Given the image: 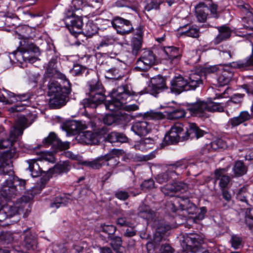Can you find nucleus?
Listing matches in <instances>:
<instances>
[{"label":"nucleus","mask_w":253,"mask_h":253,"mask_svg":"<svg viewBox=\"0 0 253 253\" xmlns=\"http://www.w3.org/2000/svg\"><path fill=\"white\" fill-rule=\"evenodd\" d=\"M134 92L129 89L127 85H121L114 89L110 93L111 99L103 105L107 110L111 111L131 112L137 110L139 106L136 104L126 105V100L134 95Z\"/></svg>","instance_id":"1"},{"label":"nucleus","mask_w":253,"mask_h":253,"mask_svg":"<svg viewBox=\"0 0 253 253\" xmlns=\"http://www.w3.org/2000/svg\"><path fill=\"white\" fill-rule=\"evenodd\" d=\"M65 81L68 86H62L60 83L54 80H50L47 84L49 106L51 109L60 108L65 105L71 88L69 81L66 79Z\"/></svg>","instance_id":"2"},{"label":"nucleus","mask_w":253,"mask_h":253,"mask_svg":"<svg viewBox=\"0 0 253 253\" xmlns=\"http://www.w3.org/2000/svg\"><path fill=\"white\" fill-rule=\"evenodd\" d=\"M202 83L200 75L196 73L190 74L188 80L181 75L175 76L170 82V92L178 95L183 91L195 90Z\"/></svg>","instance_id":"3"},{"label":"nucleus","mask_w":253,"mask_h":253,"mask_svg":"<svg viewBox=\"0 0 253 253\" xmlns=\"http://www.w3.org/2000/svg\"><path fill=\"white\" fill-rule=\"evenodd\" d=\"M88 84L89 90L88 98L83 99L82 102L84 108H96L99 105L105 108L103 106L105 104H102L106 98L104 89L98 78L88 82Z\"/></svg>","instance_id":"4"},{"label":"nucleus","mask_w":253,"mask_h":253,"mask_svg":"<svg viewBox=\"0 0 253 253\" xmlns=\"http://www.w3.org/2000/svg\"><path fill=\"white\" fill-rule=\"evenodd\" d=\"M187 110L192 114L199 117H207V112H223L224 107L221 103H217L213 101L211 98L208 99L207 101L197 100L193 103H188L187 105Z\"/></svg>","instance_id":"5"},{"label":"nucleus","mask_w":253,"mask_h":253,"mask_svg":"<svg viewBox=\"0 0 253 253\" xmlns=\"http://www.w3.org/2000/svg\"><path fill=\"white\" fill-rule=\"evenodd\" d=\"M25 180L18 177L6 179L1 188L0 192L5 199H10L20 194L26 190Z\"/></svg>","instance_id":"6"},{"label":"nucleus","mask_w":253,"mask_h":253,"mask_svg":"<svg viewBox=\"0 0 253 253\" xmlns=\"http://www.w3.org/2000/svg\"><path fill=\"white\" fill-rule=\"evenodd\" d=\"M18 152L13 148L2 152L0 155V174L4 176H8L6 179H12L18 177L14 174L13 170L12 160L18 157Z\"/></svg>","instance_id":"7"},{"label":"nucleus","mask_w":253,"mask_h":253,"mask_svg":"<svg viewBox=\"0 0 253 253\" xmlns=\"http://www.w3.org/2000/svg\"><path fill=\"white\" fill-rule=\"evenodd\" d=\"M18 48L20 50L19 56H22L25 62H35L38 59L37 56L41 54L39 47L27 38H23L20 42Z\"/></svg>","instance_id":"8"},{"label":"nucleus","mask_w":253,"mask_h":253,"mask_svg":"<svg viewBox=\"0 0 253 253\" xmlns=\"http://www.w3.org/2000/svg\"><path fill=\"white\" fill-rule=\"evenodd\" d=\"M187 163L185 160L176 162L169 165L167 170L157 175L156 180L160 184L168 182L170 179L175 178V176L179 175L182 171L187 167Z\"/></svg>","instance_id":"9"},{"label":"nucleus","mask_w":253,"mask_h":253,"mask_svg":"<svg viewBox=\"0 0 253 253\" xmlns=\"http://www.w3.org/2000/svg\"><path fill=\"white\" fill-rule=\"evenodd\" d=\"M118 150L113 149L110 153L100 156L91 161H84L83 165L94 169H99L103 166L114 167L118 164L115 155L118 154Z\"/></svg>","instance_id":"10"},{"label":"nucleus","mask_w":253,"mask_h":253,"mask_svg":"<svg viewBox=\"0 0 253 253\" xmlns=\"http://www.w3.org/2000/svg\"><path fill=\"white\" fill-rule=\"evenodd\" d=\"M66 27L74 36L82 33L83 22L82 16L77 15L74 12L68 11L64 19Z\"/></svg>","instance_id":"11"},{"label":"nucleus","mask_w":253,"mask_h":253,"mask_svg":"<svg viewBox=\"0 0 253 253\" xmlns=\"http://www.w3.org/2000/svg\"><path fill=\"white\" fill-rule=\"evenodd\" d=\"M156 63V57L153 51L145 50L136 61L134 69L138 71H146Z\"/></svg>","instance_id":"12"},{"label":"nucleus","mask_w":253,"mask_h":253,"mask_svg":"<svg viewBox=\"0 0 253 253\" xmlns=\"http://www.w3.org/2000/svg\"><path fill=\"white\" fill-rule=\"evenodd\" d=\"M184 131L183 125L181 123H175L166 134L164 142L166 145L177 144L179 141H183L182 132Z\"/></svg>","instance_id":"13"},{"label":"nucleus","mask_w":253,"mask_h":253,"mask_svg":"<svg viewBox=\"0 0 253 253\" xmlns=\"http://www.w3.org/2000/svg\"><path fill=\"white\" fill-rule=\"evenodd\" d=\"M249 30L252 32L248 33L246 36L252 46L251 54L244 60H239L230 63L233 67L239 68L241 71L253 70V28H250Z\"/></svg>","instance_id":"14"},{"label":"nucleus","mask_w":253,"mask_h":253,"mask_svg":"<svg viewBox=\"0 0 253 253\" xmlns=\"http://www.w3.org/2000/svg\"><path fill=\"white\" fill-rule=\"evenodd\" d=\"M111 24L117 33L122 36L129 34L134 31L131 21L121 17H114Z\"/></svg>","instance_id":"15"},{"label":"nucleus","mask_w":253,"mask_h":253,"mask_svg":"<svg viewBox=\"0 0 253 253\" xmlns=\"http://www.w3.org/2000/svg\"><path fill=\"white\" fill-rule=\"evenodd\" d=\"M186 183L178 181L167 184L161 188V192L166 196L173 197L178 192L184 193L188 190Z\"/></svg>","instance_id":"16"},{"label":"nucleus","mask_w":253,"mask_h":253,"mask_svg":"<svg viewBox=\"0 0 253 253\" xmlns=\"http://www.w3.org/2000/svg\"><path fill=\"white\" fill-rule=\"evenodd\" d=\"M169 89L166 84V78L160 75L152 78L151 84L148 86V92L155 97L159 93Z\"/></svg>","instance_id":"17"},{"label":"nucleus","mask_w":253,"mask_h":253,"mask_svg":"<svg viewBox=\"0 0 253 253\" xmlns=\"http://www.w3.org/2000/svg\"><path fill=\"white\" fill-rule=\"evenodd\" d=\"M45 145H51L53 148L60 151L65 150L69 148L70 143L69 142H62L54 132H50L48 136L42 141Z\"/></svg>","instance_id":"18"},{"label":"nucleus","mask_w":253,"mask_h":253,"mask_svg":"<svg viewBox=\"0 0 253 253\" xmlns=\"http://www.w3.org/2000/svg\"><path fill=\"white\" fill-rule=\"evenodd\" d=\"M57 59L56 57H53L49 61L44 73V78H58L62 80H66V77L63 74L60 72L57 69L56 64Z\"/></svg>","instance_id":"19"},{"label":"nucleus","mask_w":253,"mask_h":253,"mask_svg":"<svg viewBox=\"0 0 253 253\" xmlns=\"http://www.w3.org/2000/svg\"><path fill=\"white\" fill-rule=\"evenodd\" d=\"M165 59L169 61L171 65L177 64L182 56V51L179 48L174 46H168L164 48Z\"/></svg>","instance_id":"20"},{"label":"nucleus","mask_w":253,"mask_h":253,"mask_svg":"<svg viewBox=\"0 0 253 253\" xmlns=\"http://www.w3.org/2000/svg\"><path fill=\"white\" fill-rule=\"evenodd\" d=\"M207 132L201 129L196 124L190 123L188 126L186 127V131L184 135H182V139L187 140L189 139L196 138L198 139L203 136Z\"/></svg>","instance_id":"21"},{"label":"nucleus","mask_w":253,"mask_h":253,"mask_svg":"<svg viewBox=\"0 0 253 253\" xmlns=\"http://www.w3.org/2000/svg\"><path fill=\"white\" fill-rule=\"evenodd\" d=\"M229 168V167H227L225 168L216 169L214 170V178L215 181L219 180V186L220 189L226 188L230 181V177L225 174Z\"/></svg>","instance_id":"22"},{"label":"nucleus","mask_w":253,"mask_h":253,"mask_svg":"<svg viewBox=\"0 0 253 253\" xmlns=\"http://www.w3.org/2000/svg\"><path fill=\"white\" fill-rule=\"evenodd\" d=\"M230 63L225 65L224 67L220 68L219 75L218 77V81L221 85H224L228 84L233 76V72L231 68L238 69L237 68L233 67L231 66ZM240 69L239 68H238Z\"/></svg>","instance_id":"23"},{"label":"nucleus","mask_w":253,"mask_h":253,"mask_svg":"<svg viewBox=\"0 0 253 253\" xmlns=\"http://www.w3.org/2000/svg\"><path fill=\"white\" fill-rule=\"evenodd\" d=\"M96 232L100 233V236L109 239L115 234L117 227L112 224H106L105 223L97 224L94 228Z\"/></svg>","instance_id":"24"},{"label":"nucleus","mask_w":253,"mask_h":253,"mask_svg":"<svg viewBox=\"0 0 253 253\" xmlns=\"http://www.w3.org/2000/svg\"><path fill=\"white\" fill-rule=\"evenodd\" d=\"M14 129H10L8 137L0 139V149L9 148V150L13 148L16 149L15 144L19 140L20 137L14 133Z\"/></svg>","instance_id":"25"},{"label":"nucleus","mask_w":253,"mask_h":253,"mask_svg":"<svg viewBox=\"0 0 253 253\" xmlns=\"http://www.w3.org/2000/svg\"><path fill=\"white\" fill-rule=\"evenodd\" d=\"M115 113L107 114L103 118V123L108 126L119 125L126 120V116L124 113L119 111H115Z\"/></svg>","instance_id":"26"},{"label":"nucleus","mask_w":253,"mask_h":253,"mask_svg":"<svg viewBox=\"0 0 253 253\" xmlns=\"http://www.w3.org/2000/svg\"><path fill=\"white\" fill-rule=\"evenodd\" d=\"M131 129L138 136H144L150 132L151 126L146 121H138L133 124Z\"/></svg>","instance_id":"27"},{"label":"nucleus","mask_w":253,"mask_h":253,"mask_svg":"<svg viewBox=\"0 0 253 253\" xmlns=\"http://www.w3.org/2000/svg\"><path fill=\"white\" fill-rule=\"evenodd\" d=\"M216 29L218 31V34L212 41L214 44H219L221 42L229 39L231 35L232 31L229 27L223 25L217 27Z\"/></svg>","instance_id":"28"},{"label":"nucleus","mask_w":253,"mask_h":253,"mask_svg":"<svg viewBox=\"0 0 253 253\" xmlns=\"http://www.w3.org/2000/svg\"><path fill=\"white\" fill-rule=\"evenodd\" d=\"M170 229V226L166 224L161 223L156 228L154 235V241L155 243H161L166 241L167 237L169 235V231Z\"/></svg>","instance_id":"29"},{"label":"nucleus","mask_w":253,"mask_h":253,"mask_svg":"<svg viewBox=\"0 0 253 253\" xmlns=\"http://www.w3.org/2000/svg\"><path fill=\"white\" fill-rule=\"evenodd\" d=\"M253 118V114H250L247 111H243L240 113L239 115L235 117H233L229 119L228 124L232 127H236L240 125L249 121Z\"/></svg>","instance_id":"30"},{"label":"nucleus","mask_w":253,"mask_h":253,"mask_svg":"<svg viewBox=\"0 0 253 253\" xmlns=\"http://www.w3.org/2000/svg\"><path fill=\"white\" fill-rule=\"evenodd\" d=\"M78 140L82 144L94 145L99 142L98 135L91 131H86L78 136Z\"/></svg>","instance_id":"31"},{"label":"nucleus","mask_w":253,"mask_h":253,"mask_svg":"<svg viewBox=\"0 0 253 253\" xmlns=\"http://www.w3.org/2000/svg\"><path fill=\"white\" fill-rule=\"evenodd\" d=\"M23 245L28 250H35L37 246V241L34 235L31 232L30 228H28L23 231Z\"/></svg>","instance_id":"32"},{"label":"nucleus","mask_w":253,"mask_h":253,"mask_svg":"<svg viewBox=\"0 0 253 253\" xmlns=\"http://www.w3.org/2000/svg\"><path fill=\"white\" fill-rule=\"evenodd\" d=\"M28 126V119L24 116H20L17 118L14 126L10 129H14V133L20 137L23 134L24 129Z\"/></svg>","instance_id":"33"},{"label":"nucleus","mask_w":253,"mask_h":253,"mask_svg":"<svg viewBox=\"0 0 253 253\" xmlns=\"http://www.w3.org/2000/svg\"><path fill=\"white\" fill-rule=\"evenodd\" d=\"M179 200H176V203L179 204V210L186 211L189 213H192L194 211L196 208V206L190 202L188 196L179 197Z\"/></svg>","instance_id":"34"},{"label":"nucleus","mask_w":253,"mask_h":253,"mask_svg":"<svg viewBox=\"0 0 253 253\" xmlns=\"http://www.w3.org/2000/svg\"><path fill=\"white\" fill-rule=\"evenodd\" d=\"M62 128L68 135H76L80 129L79 122L74 120L66 122L62 126Z\"/></svg>","instance_id":"35"},{"label":"nucleus","mask_w":253,"mask_h":253,"mask_svg":"<svg viewBox=\"0 0 253 253\" xmlns=\"http://www.w3.org/2000/svg\"><path fill=\"white\" fill-rule=\"evenodd\" d=\"M208 3H204L203 2H200L195 7V12L198 20L200 22L206 21L208 15L209 8L206 7Z\"/></svg>","instance_id":"36"},{"label":"nucleus","mask_w":253,"mask_h":253,"mask_svg":"<svg viewBox=\"0 0 253 253\" xmlns=\"http://www.w3.org/2000/svg\"><path fill=\"white\" fill-rule=\"evenodd\" d=\"M107 139L111 143H126L128 141V138L123 133L117 131H112L108 134Z\"/></svg>","instance_id":"37"},{"label":"nucleus","mask_w":253,"mask_h":253,"mask_svg":"<svg viewBox=\"0 0 253 253\" xmlns=\"http://www.w3.org/2000/svg\"><path fill=\"white\" fill-rule=\"evenodd\" d=\"M26 162L28 164L27 169L31 172L33 177H37L41 175L42 170L37 163V160L30 159Z\"/></svg>","instance_id":"38"},{"label":"nucleus","mask_w":253,"mask_h":253,"mask_svg":"<svg viewBox=\"0 0 253 253\" xmlns=\"http://www.w3.org/2000/svg\"><path fill=\"white\" fill-rule=\"evenodd\" d=\"M153 211L150 207L144 204L140 205L137 209V215L141 218L149 220L153 216Z\"/></svg>","instance_id":"39"},{"label":"nucleus","mask_w":253,"mask_h":253,"mask_svg":"<svg viewBox=\"0 0 253 253\" xmlns=\"http://www.w3.org/2000/svg\"><path fill=\"white\" fill-rule=\"evenodd\" d=\"M69 170L70 166L69 163L65 161L62 163L57 164L53 168L50 169V172H51V174H61L67 172Z\"/></svg>","instance_id":"40"},{"label":"nucleus","mask_w":253,"mask_h":253,"mask_svg":"<svg viewBox=\"0 0 253 253\" xmlns=\"http://www.w3.org/2000/svg\"><path fill=\"white\" fill-rule=\"evenodd\" d=\"M33 198V196L31 195L30 196L26 195L23 196L15 204L18 209L19 214L21 212H23L24 209L29 206L28 203Z\"/></svg>","instance_id":"41"},{"label":"nucleus","mask_w":253,"mask_h":253,"mask_svg":"<svg viewBox=\"0 0 253 253\" xmlns=\"http://www.w3.org/2000/svg\"><path fill=\"white\" fill-rule=\"evenodd\" d=\"M233 170L236 177H240L246 173L247 167L245 165L243 162L238 161L235 162Z\"/></svg>","instance_id":"42"},{"label":"nucleus","mask_w":253,"mask_h":253,"mask_svg":"<svg viewBox=\"0 0 253 253\" xmlns=\"http://www.w3.org/2000/svg\"><path fill=\"white\" fill-rule=\"evenodd\" d=\"M138 194L139 193L138 192L135 193L131 190L130 188H128L126 191L118 190L116 191L115 196L116 198L120 200L126 201L129 198L130 195L135 196Z\"/></svg>","instance_id":"43"},{"label":"nucleus","mask_w":253,"mask_h":253,"mask_svg":"<svg viewBox=\"0 0 253 253\" xmlns=\"http://www.w3.org/2000/svg\"><path fill=\"white\" fill-rule=\"evenodd\" d=\"M185 111L180 108H177L168 113V118L169 120H176L185 117Z\"/></svg>","instance_id":"44"},{"label":"nucleus","mask_w":253,"mask_h":253,"mask_svg":"<svg viewBox=\"0 0 253 253\" xmlns=\"http://www.w3.org/2000/svg\"><path fill=\"white\" fill-rule=\"evenodd\" d=\"M97 32L96 26L92 22H88L85 27L82 29L83 33L87 37H91Z\"/></svg>","instance_id":"45"},{"label":"nucleus","mask_w":253,"mask_h":253,"mask_svg":"<svg viewBox=\"0 0 253 253\" xmlns=\"http://www.w3.org/2000/svg\"><path fill=\"white\" fill-rule=\"evenodd\" d=\"M165 115L160 112L150 111L147 112L143 114V118L148 120H160L164 119Z\"/></svg>","instance_id":"46"},{"label":"nucleus","mask_w":253,"mask_h":253,"mask_svg":"<svg viewBox=\"0 0 253 253\" xmlns=\"http://www.w3.org/2000/svg\"><path fill=\"white\" fill-rule=\"evenodd\" d=\"M143 40L141 38H133L131 41V52L134 56H137L142 47Z\"/></svg>","instance_id":"47"},{"label":"nucleus","mask_w":253,"mask_h":253,"mask_svg":"<svg viewBox=\"0 0 253 253\" xmlns=\"http://www.w3.org/2000/svg\"><path fill=\"white\" fill-rule=\"evenodd\" d=\"M107 240L110 241V245L113 250H118L122 247L123 241L122 237L120 236L114 235Z\"/></svg>","instance_id":"48"},{"label":"nucleus","mask_w":253,"mask_h":253,"mask_svg":"<svg viewBox=\"0 0 253 253\" xmlns=\"http://www.w3.org/2000/svg\"><path fill=\"white\" fill-rule=\"evenodd\" d=\"M71 72L75 76H86L89 73V71L86 67L77 64L74 66Z\"/></svg>","instance_id":"49"},{"label":"nucleus","mask_w":253,"mask_h":253,"mask_svg":"<svg viewBox=\"0 0 253 253\" xmlns=\"http://www.w3.org/2000/svg\"><path fill=\"white\" fill-rule=\"evenodd\" d=\"M105 77L112 80H118L121 79L123 76L118 68L114 67L106 71Z\"/></svg>","instance_id":"50"},{"label":"nucleus","mask_w":253,"mask_h":253,"mask_svg":"<svg viewBox=\"0 0 253 253\" xmlns=\"http://www.w3.org/2000/svg\"><path fill=\"white\" fill-rule=\"evenodd\" d=\"M204 3H208V5H205L206 7L209 8V11H211V14L214 18H217L218 15L217 13L218 5L212 2L211 0H205Z\"/></svg>","instance_id":"51"},{"label":"nucleus","mask_w":253,"mask_h":253,"mask_svg":"<svg viewBox=\"0 0 253 253\" xmlns=\"http://www.w3.org/2000/svg\"><path fill=\"white\" fill-rule=\"evenodd\" d=\"M182 34L188 37L197 39L200 37V31L198 28L191 26L189 27L187 30L183 31Z\"/></svg>","instance_id":"52"},{"label":"nucleus","mask_w":253,"mask_h":253,"mask_svg":"<svg viewBox=\"0 0 253 253\" xmlns=\"http://www.w3.org/2000/svg\"><path fill=\"white\" fill-rule=\"evenodd\" d=\"M236 4L242 12L246 14L247 15L249 14H252L250 11L251 6L249 4L245 3L242 0H238L236 1Z\"/></svg>","instance_id":"53"},{"label":"nucleus","mask_w":253,"mask_h":253,"mask_svg":"<svg viewBox=\"0 0 253 253\" xmlns=\"http://www.w3.org/2000/svg\"><path fill=\"white\" fill-rule=\"evenodd\" d=\"M115 42V38L111 36H106L103 38L101 41L98 44L97 49L103 46H107L113 44Z\"/></svg>","instance_id":"54"},{"label":"nucleus","mask_w":253,"mask_h":253,"mask_svg":"<svg viewBox=\"0 0 253 253\" xmlns=\"http://www.w3.org/2000/svg\"><path fill=\"white\" fill-rule=\"evenodd\" d=\"M154 140L151 138L148 137L142 139L139 142V146L142 149H150L152 148L153 145L154 144Z\"/></svg>","instance_id":"55"},{"label":"nucleus","mask_w":253,"mask_h":253,"mask_svg":"<svg viewBox=\"0 0 253 253\" xmlns=\"http://www.w3.org/2000/svg\"><path fill=\"white\" fill-rule=\"evenodd\" d=\"M252 209H247L245 212V223L250 229H253V214Z\"/></svg>","instance_id":"56"},{"label":"nucleus","mask_w":253,"mask_h":253,"mask_svg":"<svg viewBox=\"0 0 253 253\" xmlns=\"http://www.w3.org/2000/svg\"><path fill=\"white\" fill-rule=\"evenodd\" d=\"M210 144L212 147V149H213L214 151L220 149H224L227 147V144L225 141L220 138L216 139L211 142Z\"/></svg>","instance_id":"57"},{"label":"nucleus","mask_w":253,"mask_h":253,"mask_svg":"<svg viewBox=\"0 0 253 253\" xmlns=\"http://www.w3.org/2000/svg\"><path fill=\"white\" fill-rule=\"evenodd\" d=\"M142 190L147 192L155 188V182L152 178L145 180L140 185Z\"/></svg>","instance_id":"58"},{"label":"nucleus","mask_w":253,"mask_h":253,"mask_svg":"<svg viewBox=\"0 0 253 253\" xmlns=\"http://www.w3.org/2000/svg\"><path fill=\"white\" fill-rule=\"evenodd\" d=\"M66 199L65 197L58 196L55 198L53 201L51 202L50 207L52 208L57 209L62 205H65Z\"/></svg>","instance_id":"59"},{"label":"nucleus","mask_w":253,"mask_h":253,"mask_svg":"<svg viewBox=\"0 0 253 253\" xmlns=\"http://www.w3.org/2000/svg\"><path fill=\"white\" fill-rule=\"evenodd\" d=\"M162 1L160 0H150L145 7V10L150 11L152 9H159Z\"/></svg>","instance_id":"60"},{"label":"nucleus","mask_w":253,"mask_h":253,"mask_svg":"<svg viewBox=\"0 0 253 253\" xmlns=\"http://www.w3.org/2000/svg\"><path fill=\"white\" fill-rule=\"evenodd\" d=\"M244 96V94H234L231 97L230 99L227 102V105H231V103L241 104L243 101Z\"/></svg>","instance_id":"61"},{"label":"nucleus","mask_w":253,"mask_h":253,"mask_svg":"<svg viewBox=\"0 0 253 253\" xmlns=\"http://www.w3.org/2000/svg\"><path fill=\"white\" fill-rule=\"evenodd\" d=\"M2 209H4L5 210V212L6 213L7 218H10L16 214H19L18 209H17L15 204H14L13 206H4L2 207Z\"/></svg>","instance_id":"62"},{"label":"nucleus","mask_w":253,"mask_h":253,"mask_svg":"<svg viewBox=\"0 0 253 253\" xmlns=\"http://www.w3.org/2000/svg\"><path fill=\"white\" fill-rule=\"evenodd\" d=\"M230 243L231 246L235 249H238L241 246L242 238L237 235H233L231 236Z\"/></svg>","instance_id":"63"},{"label":"nucleus","mask_w":253,"mask_h":253,"mask_svg":"<svg viewBox=\"0 0 253 253\" xmlns=\"http://www.w3.org/2000/svg\"><path fill=\"white\" fill-rule=\"evenodd\" d=\"M175 250L168 243L161 244L157 253H174Z\"/></svg>","instance_id":"64"}]
</instances>
